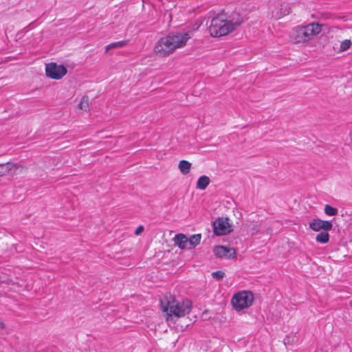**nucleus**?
Returning a JSON list of instances; mask_svg holds the SVG:
<instances>
[{
	"label": "nucleus",
	"mask_w": 352,
	"mask_h": 352,
	"mask_svg": "<svg viewBox=\"0 0 352 352\" xmlns=\"http://www.w3.org/2000/svg\"><path fill=\"white\" fill-rule=\"evenodd\" d=\"M191 38L190 32H178L169 34L161 38L155 44L154 52L158 56L166 57L173 54L177 49L182 48L186 45Z\"/></svg>",
	"instance_id": "nucleus-1"
},
{
	"label": "nucleus",
	"mask_w": 352,
	"mask_h": 352,
	"mask_svg": "<svg viewBox=\"0 0 352 352\" xmlns=\"http://www.w3.org/2000/svg\"><path fill=\"white\" fill-rule=\"evenodd\" d=\"M192 302L188 299L177 300L172 295H166L161 299V307L167 315V320L172 316L183 317L190 311Z\"/></svg>",
	"instance_id": "nucleus-2"
},
{
	"label": "nucleus",
	"mask_w": 352,
	"mask_h": 352,
	"mask_svg": "<svg viewBox=\"0 0 352 352\" xmlns=\"http://www.w3.org/2000/svg\"><path fill=\"white\" fill-rule=\"evenodd\" d=\"M240 24V21H234L230 17L220 14L212 19L208 30L212 36L220 37L228 35Z\"/></svg>",
	"instance_id": "nucleus-3"
},
{
	"label": "nucleus",
	"mask_w": 352,
	"mask_h": 352,
	"mask_svg": "<svg viewBox=\"0 0 352 352\" xmlns=\"http://www.w3.org/2000/svg\"><path fill=\"white\" fill-rule=\"evenodd\" d=\"M254 295L250 291L243 290L233 295L231 304L233 309L237 311H241L250 307L254 302Z\"/></svg>",
	"instance_id": "nucleus-4"
},
{
	"label": "nucleus",
	"mask_w": 352,
	"mask_h": 352,
	"mask_svg": "<svg viewBox=\"0 0 352 352\" xmlns=\"http://www.w3.org/2000/svg\"><path fill=\"white\" fill-rule=\"evenodd\" d=\"M289 41L294 44H306L310 41L304 25H298L292 28L289 34Z\"/></svg>",
	"instance_id": "nucleus-5"
},
{
	"label": "nucleus",
	"mask_w": 352,
	"mask_h": 352,
	"mask_svg": "<svg viewBox=\"0 0 352 352\" xmlns=\"http://www.w3.org/2000/svg\"><path fill=\"white\" fill-rule=\"evenodd\" d=\"M67 72V68L63 65L55 63L47 64L45 66L46 76L52 79H61Z\"/></svg>",
	"instance_id": "nucleus-6"
},
{
	"label": "nucleus",
	"mask_w": 352,
	"mask_h": 352,
	"mask_svg": "<svg viewBox=\"0 0 352 352\" xmlns=\"http://www.w3.org/2000/svg\"><path fill=\"white\" fill-rule=\"evenodd\" d=\"M214 233L217 236L229 234L232 231V225L228 218L219 217L213 222Z\"/></svg>",
	"instance_id": "nucleus-7"
},
{
	"label": "nucleus",
	"mask_w": 352,
	"mask_h": 352,
	"mask_svg": "<svg viewBox=\"0 0 352 352\" xmlns=\"http://www.w3.org/2000/svg\"><path fill=\"white\" fill-rule=\"evenodd\" d=\"M309 228L314 231L318 232L321 230L324 231L331 230L332 229V223L329 221H323L320 219H315L309 223Z\"/></svg>",
	"instance_id": "nucleus-8"
},
{
	"label": "nucleus",
	"mask_w": 352,
	"mask_h": 352,
	"mask_svg": "<svg viewBox=\"0 0 352 352\" xmlns=\"http://www.w3.org/2000/svg\"><path fill=\"white\" fill-rule=\"evenodd\" d=\"M213 252L219 258H230L234 257L236 254V251L234 248L223 245L215 246L213 249Z\"/></svg>",
	"instance_id": "nucleus-9"
},
{
	"label": "nucleus",
	"mask_w": 352,
	"mask_h": 352,
	"mask_svg": "<svg viewBox=\"0 0 352 352\" xmlns=\"http://www.w3.org/2000/svg\"><path fill=\"white\" fill-rule=\"evenodd\" d=\"M309 40L311 41L322 31V25L317 22H311L304 25Z\"/></svg>",
	"instance_id": "nucleus-10"
},
{
	"label": "nucleus",
	"mask_w": 352,
	"mask_h": 352,
	"mask_svg": "<svg viewBox=\"0 0 352 352\" xmlns=\"http://www.w3.org/2000/svg\"><path fill=\"white\" fill-rule=\"evenodd\" d=\"M291 12V6L289 3H281L278 7L272 11V16L275 19H280L288 15Z\"/></svg>",
	"instance_id": "nucleus-11"
},
{
	"label": "nucleus",
	"mask_w": 352,
	"mask_h": 352,
	"mask_svg": "<svg viewBox=\"0 0 352 352\" xmlns=\"http://www.w3.org/2000/svg\"><path fill=\"white\" fill-rule=\"evenodd\" d=\"M175 245L182 250L188 249V238L184 234H177L173 238Z\"/></svg>",
	"instance_id": "nucleus-12"
},
{
	"label": "nucleus",
	"mask_w": 352,
	"mask_h": 352,
	"mask_svg": "<svg viewBox=\"0 0 352 352\" xmlns=\"http://www.w3.org/2000/svg\"><path fill=\"white\" fill-rule=\"evenodd\" d=\"M210 184V178L208 176H201L196 184V187L199 190H205Z\"/></svg>",
	"instance_id": "nucleus-13"
},
{
	"label": "nucleus",
	"mask_w": 352,
	"mask_h": 352,
	"mask_svg": "<svg viewBox=\"0 0 352 352\" xmlns=\"http://www.w3.org/2000/svg\"><path fill=\"white\" fill-rule=\"evenodd\" d=\"M191 166V163L186 160H181L178 164V168L183 175H187L189 173Z\"/></svg>",
	"instance_id": "nucleus-14"
},
{
	"label": "nucleus",
	"mask_w": 352,
	"mask_h": 352,
	"mask_svg": "<svg viewBox=\"0 0 352 352\" xmlns=\"http://www.w3.org/2000/svg\"><path fill=\"white\" fill-rule=\"evenodd\" d=\"M201 235L200 234H193L188 238V247L194 248L201 241Z\"/></svg>",
	"instance_id": "nucleus-15"
},
{
	"label": "nucleus",
	"mask_w": 352,
	"mask_h": 352,
	"mask_svg": "<svg viewBox=\"0 0 352 352\" xmlns=\"http://www.w3.org/2000/svg\"><path fill=\"white\" fill-rule=\"evenodd\" d=\"M316 240L320 243H327L329 241V234L327 231L321 232L317 234Z\"/></svg>",
	"instance_id": "nucleus-16"
},
{
	"label": "nucleus",
	"mask_w": 352,
	"mask_h": 352,
	"mask_svg": "<svg viewBox=\"0 0 352 352\" xmlns=\"http://www.w3.org/2000/svg\"><path fill=\"white\" fill-rule=\"evenodd\" d=\"M352 45V42L350 39H345L340 43L338 53H342L348 50Z\"/></svg>",
	"instance_id": "nucleus-17"
},
{
	"label": "nucleus",
	"mask_w": 352,
	"mask_h": 352,
	"mask_svg": "<svg viewBox=\"0 0 352 352\" xmlns=\"http://www.w3.org/2000/svg\"><path fill=\"white\" fill-rule=\"evenodd\" d=\"M78 107L80 109L83 111H88L89 109V98L86 96H83L79 102Z\"/></svg>",
	"instance_id": "nucleus-18"
},
{
	"label": "nucleus",
	"mask_w": 352,
	"mask_h": 352,
	"mask_svg": "<svg viewBox=\"0 0 352 352\" xmlns=\"http://www.w3.org/2000/svg\"><path fill=\"white\" fill-rule=\"evenodd\" d=\"M127 43V41H121L118 42H115L109 44L106 47V51H108L111 49L116 48V47H122L125 46Z\"/></svg>",
	"instance_id": "nucleus-19"
},
{
	"label": "nucleus",
	"mask_w": 352,
	"mask_h": 352,
	"mask_svg": "<svg viewBox=\"0 0 352 352\" xmlns=\"http://www.w3.org/2000/svg\"><path fill=\"white\" fill-rule=\"evenodd\" d=\"M12 165L10 163L0 164V176L7 174L12 168Z\"/></svg>",
	"instance_id": "nucleus-20"
},
{
	"label": "nucleus",
	"mask_w": 352,
	"mask_h": 352,
	"mask_svg": "<svg viewBox=\"0 0 352 352\" xmlns=\"http://www.w3.org/2000/svg\"><path fill=\"white\" fill-rule=\"evenodd\" d=\"M324 212L328 216H335L338 214V210L329 205H326L324 207Z\"/></svg>",
	"instance_id": "nucleus-21"
},
{
	"label": "nucleus",
	"mask_w": 352,
	"mask_h": 352,
	"mask_svg": "<svg viewBox=\"0 0 352 352\" xmlns=\"http://www.w3.org/2000/svg\"><path fill=\"white\" fill-rule=\"evenodd\" d=\"M212 276L213 278H214L217 280H221L224 276V272H223L222 271H217V272H212Z\"/></svg>",
	"instance_id": "nucleus-22"
},
{
	"label": "nucleus",
	"mask_w": 352,
	"mask_h": 352,
	"mask_svg": "<svg viewBox=\"0 0 352 352\" xmlns=\"http://www.w3.org/2000/svg\"><path fill=\"white\" fill-rule=\"evenodd\" d=\"M16 252H17V250H16V248L15 247V245H12V246L10 247V252L8 253H5V257H10V256L14 255V253Z\"/></svg>",
	"instance_id": "nucleus-23"
},
{
	"label": "nucleus",
	"mask_w": 352,
	"mask_h": 352,
	"mask_svg": "<svg viewBox=\"0 0 352 352\" xmlns=\"http://www.w3.org/2000/svg\"><path fill=\"white\" fill-rule=\"evenodd\" d=\"M144 228L143 226H139L135 231V234L136 236L140 235L144 231Z\"/></svg>",
	"instance_id": "nucleus-24"
},
{
	"label": "nucleus",
	"mask_w": 352,
	"mask_h": 352,
	"mask_svg": "<svg viewBox=\"0 0 352 352\" xmlns=\"http://www.w3.org/2000/svg\"><path fill=\"white\" fill-rule=\"evenodd\" d=\"M0 329H5V324L0 320Z\"/></svg>",
	"instance_id": "nucleus-25"
},
{
	"label": "nucleus",
	"mask_w": 352,
	"mask_h": 352,
	"mask_svg": "<svg viewBox=\"0 0 352 352\" xmlns=\"http://www.w3.org/2000/svg\"><path fill=\"white\" fill-rule=\"evenodd\" d=\"M330 18V15L329 14H325L322 16V19H328Z\"/></svg>",
	"instance_id": "nucleus-26"
}]
</instances>
